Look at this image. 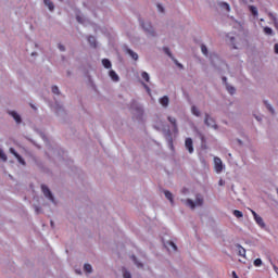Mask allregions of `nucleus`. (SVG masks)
<instances>
[{
  "mask_svg": "<svg viewBox=\"0 0 278 278\" xmlns=\"http://www.w3.org/2000/svg\"><path fill=\"white\" fill-rule=\"evenodd\" d=\"M130 110L134 118L137 121H144V109L142 108V104L138 103L136 100H132L130 102Z\"/></svg>",
  "mask_w": 278,
  "mask_h": 278,
  "instance_id": "f257e3e1",
  "label": "nucleus"
},
{
  "mask_svg": "<svg viewBox=\"0 0 278 278\" xmlns=\"http://www.w3.org/2000/svg\"><path fill=\"white\" fill-rule=\"evenodd\" d=\"M226 42L231 47V49L240 50L244 47V40L238 35L228 34L226 36Z\"/></svg>",
  "mask_w": 278,
  "mask_h": 278,
  "instance_id": "f03ea898",
  "label": "nucleus"
},
{
  "mask_svg": "<svg viewBox=\"0 0 278 278\" xmlns=\"http://www.w3.org/2000/svg\"><path fill=\"white\" fill-rule=\"evenodd\" d=\"M140 26L142 27L148 38H157V30H155V27H153V24L151 22L141 21Z\"/></svg>",
  "mask_w": 278,
  "mask_h": 278,
  "instance_id": "7ed1b4c3",
  "label": "nucleus"
},
{
  "mask_svg": "<svg viewBox=\"0 0 278 278\" xmlns=\"http://www.w3.org/2000/svg\"><path fill=\"white\" fill-rule=\"evenodd\" d=\"M181 203H184L187 207H190V210L201 207V205H203V195L197 194L195 201H193L192 199H182Z\"/></svg>",
  "mask_w": 278,
  "mask_h": 278,
  "instance_id": "20e7f679",
  "label": "nucleus"
},
{
  "mask_svg": "<svg viewBox=\"0 0 278 278\" xmlns=\"http://www.w3.org/2000/svg\"><path fill=\"white\" fill-rule=\"evenodd\" d=\"M227 169V165L224 164L223 159L218 156L213 157V170L216 173V175H223L225 170Z\"/></svg>",
  "mask_w": 278,
  "mask_h": 278,
  "instance_id": "39448f33",
  "label": "nucleus"
},
{
  "mask_svg": "<svg viewBox=\"0 0 278 278\" xmlns=\"http://www.w3.org/2000/svg\"><path fill=\"white\" fill-rule=\"evenodd\" d=\"M53 110L60 121H66V116H68V113H66V110H64V104H62V102L55 100Z\"/></svg>",
  "mask_w": 278,
  "mask_h": 278,
  "instance_id": "423d86ee",
  "label": "nucleus"
},
{
  "mask_svg": "<svg viewBox=\"0 0 278 278\" xmlns=\"http://www.w3.org/2000/svg\"><path fill=\"white\" fill-rule=\"evenodd\" d=\"M41 192L43 197L50 201V203H53V205H58V201H55V195H53V192H51V189L47 185H41Z\"/></svg>",
  "mask_w": 278,
  "mask_h": 278,
  "instance_id": "0eeeda50",
  "label": "nucleus"
},
{
  "mask_svg": "<svg viewBox=\"0 0 278 278\" xmlns=\"http://www.w3.org/2000/svg\"><path fill=\"white\" fill-rule=\"evenodd\" d=\"M254 222L256 223V225L261 228V229H266V222H264V218L262 216H260V214H257L255 211L250 210Z\"/></svg>",
  "mask_w": 278,
  "mask_h": 278,
  "instance_id": "6e6552de",
  "label": "nucleus"
},
{
  "mask_svg": "<svg viewBox=\"0 0 278 278\" xmlns=\"http://www.w3.org/2000/svg\"><path fill=\"white\" fill-rule=\"evenodd\" d=\"M9 153H11L12 155H14V157H16L18 164H22V166H27V162H25V159H23V156H21V154H18V152H16L14 148H10Z\"/></svg>",
  "mask_w": 278,
  "mask_h": 278,
  "instance_id": "1a4fd4ad",
  "label": "nucleus"
},
{
  "mask_svg": "<svg viewBox=\"0 0 278 278\" xmlns=\"http://www.w3.org/2000/svg\"><path fill=\"white\" fill-rule=\"evenodd\" d=\"M123 51L126 53V55H129L131 60H135V62H138V53H136L134 50H131L129 47L124 46Z\"/></svg>",
  "mask_w": 278,
  "mask_h": 278,
  "instance_id": "9d476101",
  "label": "nucleus"
},
{
  "mask_svg": "<svg viewBox=\"0 0 278 278\" xmlns=\"http://www.w3.org/2000/svg\"><path fill=\"white\" fill-rule=\"evenodd\" d=\"M185 147H186L188 153H194V144L192 142V138L186 139Z\"/></svg>",
  "mask_w": 278,
  "mask_h": 278,
  "instance_id": "9b49d317",
  "label": "nucleus"
},
{
  "mask_svg": "<svg viewBox=\"0 0 278 278\" xmlns=\"http://www.w3.org/2000/svg\"><path fill=\"white\" fill-rule=\"evenodd\" d=\"M8 114H9V116H12V118H14V121H15V123H17V125H21L23 123L21 115L16 111H9Z\"/></svg>",
  "mask_w": 278,
  "mask_h": 278,
  "instance_id": "f8f14e48",
  "label": "nucleus"
},
{
  "mask_svg": "<svg viewBox=\"0 0 278 278\" xmlns=\"http://www.w3.org/2000/svg\"><path fill=\"white\" fill-rule=\"evenodd\" d=\"M163 193L165 194L167 201H169L170 205H175V195H173V192L168 190H163Z\"/></svg>",
  "mask_w": 278,
  "mask_h": 278,
  "instance_id": "ddd939ff",
  "label": "nucleus"
},
{
  "mask_svg": "<svg viewBox=\"0 0 278 278\" xmlns=\"http://www.w3.org/2000/svg\"><path fill=\"white\" fill-rule=\"evenodd\" d=\"M223 81H224V84H225V86H226V90H227V92L229 93V94H235L236 93V87H233L232 85H230V84H228L227 83V78H223Z\"/></svg>",
  "mask_w": 278,
  "mask_h": 278,
  "instance_id": "4468645a",
  "label": "nucleus"
},
{
  "mask_svg": "<svg viewBox=\"0 0 278 278\" xmlns=\"http://www.w3.org/2000/svg\"><path fill=\"white\" fill-rule=\"evenodd\" d=\"M236 249H237L238 255H240V257H247V250L242 245L237 244Z\"/></svg>",
  "mask_w": 278,
  "mask_h": 278,
  "instance_id": "2eb2a0df",
  "label": "nucleus"
},
{
  "mask_svg": "<svg viewBox=\"0 0 278 278\" xmlns=\"http://www.w3.org/2000/svg\"><path fill=\"white\" fill-rule=\"evenodd\" d=\"M109 77H111L112 81H121V77H118V74L114 70L109 72Z\"/></svg>",
  "mask_w": 278,
  "mask_h": 278,
  "instance_id": "dca6fc26",
  "label": "nucleus"
},
{
  "mask_svg": "<svg viewBox=\"0 0 278 278\" xmlns=\"http://www.w3.org/2000/svg\"><path fill=\"white\" fill-rule=\"evenodd\" d=\"M45 7L50 10V12H53L55 10V4H53V1L51 0H43Z\"/></svg>",
  "mask_w": 278,
  "mask_h": 278,
  "instance_id": "f3484780",
  "label": "nucleus"
},
{
  "mask_svg": "<svg viewBox=\"0 0 278 278\" xmlns=\"http://www.w3.org/2000/svg\"><path fill=\"white\" fill-rule=\"evenodd\" d=\"M159 101L163 108H168V103H170V99H168V96H164Z\"/></svg>",
  "mask_w": 278,
  "mask_h": 278,
  "instance_id": "a211bd4d",
  "label": "nucleus"
},
{
  "mask_svg": "<svg viewBox=\"0 0 278 278\" xmlns=\"http://www.w3.org/2000/svg\"><path fill=\"white\" fill-rule=\"evenodd\" d=\"M165 249H167L168 251H170V249H173V251H176L177 245L175 244V242L173 241H167L164 243Z\"/></svg>",
  "mask_w": 278,
  "mask_h": 278,
  "instance_id": "6ab92c4d",
  "label": "nucleus"
},
{
  "mask_svg": "<svg viewBox=\"0 0 278 278\" xmlns=\"http://www.w3.org/2000/svg\"><path fill=\"white\" fill-rule=\"evenodd\" d=\"M130 260H132L134 264L137 266V268H143L144 265L142 263H140V261H138V258L136 257V255H131Z\"/></svg>",
  "mask_w": 278,
  "mask_h": 278,
  "instance_id": "aec40b11",
  "label": "nucleus"
},
{
  "mask_svg": "<svg viewBox=\"0 0 278 278\" xmlns=\"http://www.w3.org/2000/svg\"><path fill=\"white\" fill-rule=\"evenodd\" d=\"M167 119L170 123V125H173L174 131H177V118H175L173 116H168Z\"/></svg>",
  "mask_w": 278,
  "mask_h": 278,
  "instance_id": "412c9836",
  "label": "nucleus"
},
{
  "mask_svg": "<svg viewBox=\"0 0 278 278\" xmlns=\"http://www.w3.org/2000/svg\"><path fill=\"white\" fill-rule=\"evenodd\" d=\"M51 92H52L53 94H56V97H60V94H62V91H60V87H58L56 85H53V86L51 87Z\"/></svg>",
  "mask_w": 278,
  "mask_h": 278,
  "instance_id": "4be33fe9",
  "label": "nucleus"
},
{
  "mask_svg": "<svg viewBox=\"0 0 278 278\" xmlns=\"http://www.w3.org/2000/svg\"><path fill=\"white\" fill-rule=\"evenodd\" d=\"M122 275L123 278H131V273L125 267L122 268Z\"/></svg>",
  "mask_w": 278,
  "mask_h": 278,
  "instance_id": "5701e85b",
  "label": "nucleus"
},
{
  "mask_svg": "<svg viewBox=\"0 0 278 278\" xmlns=\"http://www.w3.org/2000/svg\"><path fill=\"white\" fill-rule=\"evenodd\" d=\"M102 65L104 66V68H112V62L108 59L102 60Z\"/></svg>",
  "mask_w": 278,
  "mask_h": 278,
  "instance_id": "b1692460",
  "label": "nucleus"
},
{
  "mask_svg": "<svg viewBox=\"0 0 278 278\" xmlns=\"http://www.w3.org/2000/svg\"><path fill=\"white\" fill-rule=\"evenodd\" d=\"M232 214L236 218H244V213H242L241 211L235 210L232 211Z\"/></svg>",
  "mask_w": 278,
  "mask_h": 278,
  "instance_id": "393cba45",
  "label": "nucleus"
},
{
  "mask_svg": "<svg viewBox=\"0 0 278 278\" xmlns=\"http://www.w3.org/2000/svg\"><path fill=\"white\" fill-rule=\"evenodd\" d=\"M88 42H89V45H91L92 47H97V39L94 38V36H89V37H88Z\"/></svg>",
  "mask_w": 278,
  "mask_h": 278,
  "instance_id": "a878e982",
  "label": "nucleus"
},
{
  "mask_svg": "<svg viewBox=\"0 0 278 278\" xmlns=\"http://www.w3.org/2000/svg\"><path fill=\"white\" fill-rule=\"evenodd\" d=\"M0 160L3 162H8V154L3 151V149L0 148Z\"/></svg>",
  "mask_w": 278,
  "mask_h": 278,
  "instance_id": "bb28decb",
  "label": "nucleus"
},
{
  "mask_svg": "<svg viewBox=\"0 0 278 278\" xmlns=\"http://www.w3.org/2000/svg\"><path fill=\"white\" fill-rule=\"evenodd\" d=\"M264 34H266V36H274V31H273V28L266 26L264 27Z\"/></svg>",
  "mask_w": 278,
  "mask_h": 278,
  "instance_id": "cd10ccee",
  "label": "nucleus"
},
{
  "mask_svg": "<svg viewBox=\"0 0 278 278\" xmlns=\"http://www.w3.org/2000/svg\"><path fill=\"white\" fill-rule=\"evenodd\" d=\"M141 77H142V79H144V81H151V77L149 76V73H147V72H142L141 73Z\"/></svg>",
  "mask_w": 278,
  "mask_h": 278,
  "instance_id": "c85d7f7f",
  "label": "nucleus"
},
{
  "mask_svg": "<svg viewBox=\"0 0 278 278\" xmlns=\"http://www.w3.org/2000/svg\"><path fill=\"white\" fill-rule=\"evenodd\" d=\"M191 112H192V114H194V116H200L201 115V113L199 112V109L197 106H192Z\"/></svg>",
  "mask_w": 278,
  "mask_h": 278,
  "instance_id": "c756f323",
  "label": "nucleus"
},
{
  "mask_svg": "<svg viewBox=\"0 0 278 278\" xmlns=\"http://www.w3.org/2000/svg\"><path fill=\"white\" fill-rule=\"evenodd\" d=\"M84 270H86V273H92V265H90V264H85V265H84Z\"/></svg>",
  "mask_w": 278,
  "mask_h": 278,
  "instance_id": "7c9ffc66",
  "label": "nucleus"
},
{
  "mask_svg": "<svg viewBox=\"0 0 278 278\" xmlns=\"http://www.w3.org/2000/svg\"><path fill=\"white\" fill-rule=\"evenodd\" d=\"M164 51H165L166 55H168V58H170V60L175 59V56H173V52H170V49L165 48Z\"/></svg>",
  "mask_w": 278,
  "mask_h": 278,
  "instance_id": "2f4dec72",
  "label": "nucleus"
},
{
  "mask_svg": "<svg viewBox=\"0 0 278 278\" xmlns=\"http://www.w3.org/2000/svg\"><path fill=\"white\" fill-rule=\"evenodd\" d=\"M36 214H42V208L36 204L33 205Z\"/></svg>",
  "mask_w": 278,
  "mask_h": 278,
  "instance_id": "473e14b6",
  "label": "nucleus"
},
{
  "mask_svg": "<svg viewBox=\"0 0 278 278\" xmlns=\"http://www.w3.org/2000/svg\"><path fill=\"white\" fill-rule=\"evenodd\" d=\"M156 8H157V10H159V12L161 13V14H164L165 12H166V10L164 9V7L162 5V4H156Z\"/></svg>",
  "mask_w": 278,
  "mask_h": 278,
  "instance_id": "72a5a7b5",
  "label": "nucleus"
},
{
  "mask_svg": "<svg viewBox=\"0 0 278 278\" xmlns=\"http://www.w3.org/2000/svg\"><path fill=\"white\" fill-rule=\"evenodd\" d=\"M263 262H262V258H256L254 261V266H256V268H260V266H262Z\"/></svg>",
  "mask_w": 278,
  "mask_h": 278,
  "instance_id": "f704fd0d",
  "label": "nucleus"
},
{
  "mask_svg": "<svg viewBox=\"0 0 278 278\" xmlns=\"http://www.w3.org/2000/svg\"><path fill=\"white\" fill-rule=\"evenodd\" d=\"M201 51H202L203 55H207V46L202 43L201 45Z\"/></svg>",
  "mask_w": 278,
  "mask_h": 278,
  "instance_id": "c9c22d12",
  "label": "nucleus"
},
{
  "mask_svg": "<svg viewBox=\"0 0 278 278\" xmlns=\"http://www.w3.org/2000/svg\"><path fill=\"white\" fill-rule=\"evenodd\" d=\"M273 21H274V27L278 30V20L275 17V15L270 14Z\"/></svg>",
  "mask_w": 278,
  "mask_h": 278,
  "instance_id": "e433bc0d",
  "label": "nucleus"
},
{
  "mask_svg": "<svg viewBox=\"0 0 278 278\" xmlns=\"http://www.w3.org/2000/svg\"><path fill=\"white\" fill-rule=\"evenodd\" d=\"M265 105H266L267 110H269V112H271V114L275 113V110L273 109V105H270V103H268L267 101H265Z\"/></svg>",
  "mask_w": 278,
  "mask_h": 278,
  "instance_id": "4c0bfd02",
  "label": "nucleus"
},
{
  "mask_svg": "<svg viewBox=\"0 0 278 278\" xmlns=\"http://www.w3.org/2000/svg\"><path fill=\"white\" fill-rule=\"evenodd\" d=\"M210 126H211V129H215V130L218 129V125H216V122L212 119H211Z\"/></svg>",
  "mask_w": 278,
  "mask_h": 278,
  "instance_id": "58836bf2",
  "label": "nucleus"
},
{
  "mask_svg": "<svg viewBox=\"0 0 278 278\" xmlns=\"http://www.w3.org/2000/svg\"><path fill=\"white\" fill-rule=\"evenodd\" d=\"M76 21H77V23H80L81 25H84V23H85V20H84V17H81V15H77Z\"/></svg>",
  "mask_w": 278,
  "mask_h": 278,
  "instance_id": "ea45409f",
  "label": "nucleus"
},
{
  "mask_svg": "<svg viewBox=\"0 0 278 278\" xmlns=\"http://www.w3.org/2000/svg\"><path fill=\"white\" fill-rule=\"evenodd\" d=\"M173 62L176 64V66H178V68H184V65L181 63H179V61H177V59H172Z\"/></svg>",
  "mask_w": 278,
  "mask_h": 278,
  "instance_id": "a19ab883",
  "label": "nucleus"
},
{
  "mask_svg": "<svg viewBox=\"0 0 278 278\" xmlns=\"http://www.w3.org/2000/svg\"><path fill=\"white\" fill-rule=\"evenodd\" d=\"M250 10H251V12H252V14H253L254 16H257V8H255V7H250Z\"/></svg>",
  "mask_w": 278,
  "mask_h": 278,
  "instance_id": "79ce46f5",
  "label": "nucleus"
},
{
  "mask_svg": "<svg viewBox=\"0 0 278 278\" xmlns=\"http://www.w3.org/2000/svg\"><path fill=\"white\" fill-rule=\"evenodd\" d=\"M58 49H59V51H62V52L66 51V47H64V45H62V43L58 45Z\"/></svg>",
  "mask_w": 278,
  "mask_h": 278,
  "instance_id": "37998d69",
  "label": "nucleus"
},
{
  "mask_svg": "<svg viewBox=\"0 0 278 278\" xmlns=\"http://www.w3.org/2000/svg\"><path fill=\"white\" fill-rule=\"evenodd\" d=\"M222 8H224L225 10H227V12H229V10H231V7H229V4L226 3V2H224V3L222 4Z\"/></svg>",
  "mask_w": 278,
  "mask_h": 278,
  "instance_id": "c03bdc74",
  "label": "nucleus"
},
{
  "mask_svg": "<svg viewBox=\"0 0 278 278\" xmlns=\"http://www.w3.org/2000/svg\"><path fill=\"white\" fill-rule=\"evenodd\" d=\"M200 139L202 140V147H205V136L203 134H200Z\"/></svg>",
  "mask_w": 278,
  "mask_h": 278,
  "instance_id": "a18cd8bd",
  "label": "nucleus"
},
{
  "mask_svg": "<svg viewBox=\"0 0 278 278\" xmlns=\"http://www.w3.org/2000/svg\"><path fill=\"white\" fill-rule=\"evenodd\" d=\"M218 186H225V180H223V178L219 179Z\"/></svg>",
  "mask_w": 278,
  "mask_h": 278,
  "instance_id": "49530a36",
  "label": "nucleus"
},
{
  "mask_svg": "<svg viewBox=\"0 0 278 278\" xmlns=\"http://www.w3.org/2000/svg\"><path fill=\"white\" fill-rule=\"evenodd\" d=\"M71 75H73V72H71V70H67V71H66V76H67V77H71Z\"/></svg>",
  "mask_w": 278,
  "mask_h": 278,
  "instance_id": "de8ad7c7",
  "label": "nucleus"
},
{
  "mask_svg": "<svg viewBox=\"0 0 278 278\" xmlns=\"http://www.w3.org/2000/svg\"><path fill=\"white\" fill-rule=\"evenodd\" d=\"M31 142H33V144H35V147H37V149H42V147H40L38 143H36L35 141H33L31 140Z\"/></svg>",
  "mask_w": 278,
  "mask_h": 278,
  "instance_id": "09e8293b",
  "label": "nucleus"
},
{
  "mask_svg": "<svg viewBox=\"0 0 278 278\" xmlns=\"http://www.w3.org/2000/svg\"><path fill=\"white\" fill-rule=\"evenodd\" d=\"M274 50H275V53L278 54V43H276V45L274 46Z\"/></svg>",
  "mask_w": 278,
  "mask_h": 278,
  "instance_id": "8fccbe9b",
  "label": "nucleus"
},
{
  "mask_svg": "<svg viewBox=\"0 0 278 278\" xmlns=\"http://www.w3.org/2000/svg\"><path fill=\"white\" fill-rule=\"evenodd\" d=\"M30 55H31L33 58H36V56H38V52H33Z\"/></svg>",
  "mask_w": 278,
  "mask_h": 278,
  "instance_id": "3c124183",
  "label": "nucleus"
},
{
  "mask_svg": "<svg viewBox=\"0 0 278 278\" xmlns=\"http://www.w3.org/2000/svg\"><path fill=\"white\" fill-rule=\"evenodd\" d=\"M144 86V88H146V90L148 91V92H151V89L149 88V86H147V85H143Z\"/></svg>",
  "mask_w": 278,
  "mask_h": 278,
  "instance_id": "603ef678",
  "label": "nucleus"
},
{
  "mask_svg": "<svg viewBox=\"0 0 278 278\" xmlns=\"http://www.w3.org/2000/svg\"><path fill=\"white\" fill-rule=\"evenodd\" d=\"M207 121H208V119H207V115H206V117H205V119H204L205 125H210V123H208Z\"/></svg>",
  "mask_w": 278,
  "mask_h": 278,
  "instance_id": "864d4df0",
  "label": "nucleus"
},
{
  "mask_svg": "<svg viewBox=\"0 0 278 278\" xmlns=\"http://www.w3.org/2000/svg\"><path fill=\"white\" fill-rule=\"evenodd\" d=\"M30 108H31L33 110H38V109L36 108V105H34V104H30Z\"/></svg>",
  "mask_w": 278,
  "mask_h": 278,
  "instance_id": "5fc2aeb1",
  "label": "nucleus"
},
{
  "mask_svg": "<svg viewBox=\"0 0 278 278\" xmlns=\"http://www.w3.org/2000/svg\"><path fill=\"white\" fill-rule=\"evenodd\" d=\"M51 227H55V223L53 220L50 222Z\"/></svg>",
  "mask_w": 278,
  "mask_h": 278,
  "instance_id": "6e6d98bb",
  "label": "nucleus"
},
{
  "mask_svg": "<svg viewBox=\"0 0 278 278\" xmlns=\"http://www.w3.org/2000/svg\"><path fill=\"white\" fill-rule=\"evenodd\" d=\"M182 192H184V193L188 192V189H184Z\"/></svg>",
  "mask_w": 278,
  "mask_h": 278,
  "instance_id": "4d7b16f0",
  "label": "nucleus"
},
{
  "mask_svg": "<svg viewBox=\"0 0 278 278\" xmlns=\"http://www.w3.org/2000/svg\"><path fill=\"white\" fill-rule=\"evenodd\" d=\"M256 119L262 121V118H261V117H256Z\"/></svg>",
  "mask_w": 278,
  "mask_h": 278,
  "instance_id": "13d9d810",
  "label": "nucleus"
},
{
  "mask_svg": "<svg viewBox=\"0 0 278 278\" xmlns=\"http://www.w3.org/2000/svg\"><path fill=\"white\" fill-rule=\"evenodd\" d=\"M167 134H170V130H169V129H167Z\"/></svg>",
  "mask_w": 278,
  "mask_h": 278,
  "instance_id": "bf43d9fd",
  "label": "nucleus"
},
{
  "mask_svg": "<svg viewBox=\"0 0 278 278\" xmlns=\"http://www.w3.org/2000/svg\"><path fill=\"white\" fill-rule=\"evenodd\" d=\"M211 60H214V56H213V55H211Z\"/></svg>",
  "mask_w": 278,
  "mask_h": 278,
  "instance_id": "052dcab7",
  "label": "nucleus"
},
{
  "mask_svg": "<svg viewBox=\"0 0 278 278\" xmlns=\"http://www.w3.org/2000/svg\"><path fill=\"white\" fill-rule=\"evenodd\" d=\"M78 273V275H81V271H77Z\"/></svg>",
  "mask_w": 278,
  "mask_h": 278,
  "instance_id": "680f3d73",
  "label": "nucleus"
},
{
  "mask_svg": "<svg viewBox=\"0 0 278 278\" xmlns=\"http://www.w3.org/2000/svg\"><path fill=\"white\" fill-rule=\"evenodd\" d=\"M239 262H242L244 264V262L242 260H239Z\"/></svg>",
  "mask_w": 278,
  "mask_h": 278,
  "instance_id": "e2e57ef3",
  "label": "nucleus"
},
{
  "mask_svg": "<svg viewBox=\"0 0 278 278\" xmlns=\"http://www.w3.org/2000/svg\"><path fill=\"white\" fill-rule=\"evenodd\" d=\"M35 47H38V43H35Z\"/></svg>",
  "mask_w": 278,
  "mask_h": 278,
  "instance_id": "0e129e2a",
  "label": "nucleus"
}]
</instances>
